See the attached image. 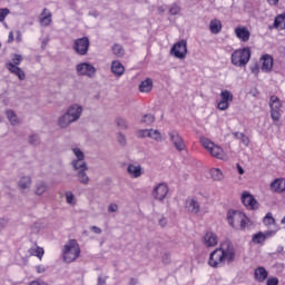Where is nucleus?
<instances>
[{"label": "nucleus", "instance_id": "09e8293b", "mask_svg": "<svg viewBox=\"0 0 285 285\" xmlns=\"http://www.w3.org/2000/svg\"><path fill=\"white\" fill-rule=\"evenodd\" d=\"M8 223H9L8 218H4V217L0 218V233L1 230H6Z\"/></svg>", "mask_w": 285, "mask_h": 285}, {"label": "nucleus", "instance_id": "72a5a7b5", "mask_svg": "<svg viewBox=\"0 0 285 285\" xmlns=\"http://www.w3.org/2000/svg\"><path fill=\"white\" fill-rule=\"evenodd\" d=\"M29 255H32L33 257H38L39 259H42L43 257V247H39L37 245L32 246L28 249Z\"/></svg>", "mask_w": 285, "mask_h": 285}, {"label": "nucleus", "instance_id": "774afa93", "mask_svg": "<svg viewBox=\"0 0 285 285\" xmlns=\"http://www.w3.org/2000/svg\"><path fill=\"white\" fill-rule=\"evenodd\" d=\"M130 284H131V285H135V284H137V281H135V278H131V279H130Z\"/></svg>", "mask_w": 285, "mask_h": 285}, {"label": "nucleus", "instance_id": "de8ad7c7", "mask_svg": "<svg viewBox=\"0 0 285 285\" xmlns=\"http://www.w3.org/2000/svg\"><path fill=\"white\" fill-rule=\"evenodd\" d=\"M266 285H279V279L277 277L267 278Z\"/></svg>", "mask_w": 285, "mask_h": 285}, {"label": "nucleus", "instance_id": "6e6552de", "mask_svg": "<svg viewBox=\"0 0 285 285\" xmlns=\"http://www.w3.org/2000/svg\"><path fill=\"white\" fill-rule=\"evenodd\" d=\"M171 57L176 59H184L188 55V42L183 39L176 43L170 49Z\"/></svg>", "mask_w": 285, "mask_h": 285}, {"label": "nucleus", "instance_id": "0eeeda50", "mask_svg": "<svg viewBox=\"0 0 285 285\" xmlns=\"http://www.w3.org/2000/svg\"><path fill=\"white\" fill-rule=\"evenodd\" d=\"M72 48L76 55L86 57V55H88V50H90V39L88 37L78 38L73 41Z\"/></svg>", "mask_w": 285, "mask_h": 285}, {"label": "nucleus", "instance_id": "b1692460", "mask_svg": "<svg viewBox=\"0 0 285 285\" xmlns=\"http://www.w3.org/2000/svg\"><path fill=\"white\" fill-rule=\"evenodd\" d=\"M254 279L259 283L266 282V279H268V271H266V267H257L254 271Z\"/></svg>", "mask_w": 285, "mask_h": 285}, {"label": "nucleus", "instance_id": "39448f33", "mask_svg": "<svg viewBox=\"0 0 285 285\" xmlns=\"http://www.w3.org/2000/svg\"><path fill=\"white\" fill-rule=\"evenodd\" d=\"M248 61H250V48L248 47L238 49L232 53V63L237 68H243Z\"/></svg>", "mask_w": 285, "mask_h": 285}, {"label": "nucleus", "instance_id": "c03bdc74", "mask_svg": "<svg viewBox=\"0 0 285 285\" xmlns=\"http://www.w3.org/2000/svg\"><path fill=\"white\" fill-rule=\"evenodd\" d=\"M8 14H10V9L4 8V9H0V21H6V18L8 17Z\"/></svg>", "mask_w": 285, "mask_h": 285}, {"label": "nucleus", "instance_id": "8fccbe9b", "mask_svg": "<svg viewBox=\"0 0 285 285\" xmlns=\"http://www.w3.org/2000/svg\"><path fill=\"white\" fill-rule=\"evenodd\" d=\"M154 122H155V116H153V115H146L145 116V124L150 125V124H154Z\"/></svg>", "mask_w": 285, "mask_h": 285}, {"label": "nucleus", "instance_id": "a18cd8bd", "mask_svg": "<svg viewBox=\"0 0 285 285\" xmlns=\"http://www.w3.org/2000/svg\"><path fill=\"white\" fill-rule=\"evenodd\" d=\"M117 141H118L119 146H126V136L121 132H118Z\"/></svg>", "mask_w": 285, "mask_h": 285}, {"label": "nucleus", "instance_id": "a878e982", "mask_svg": "<svg viewBox=\"0 0 285 285\" xmlns=\"http://www.w3.org/2000/svg\"><path fill=\"white\" fill-rule=\"evenodd\" d=\"M51 23H52V12H50V10L45 8L40 13V24L48 27Z\"/></svg>", "mask_w": 285, "mask_h": 285}, {"label": "nucleus", "instance_id": "2f4dec72", "mask_svg": "<svg viewBox=\"0 0 285 285\" xmlns=\"http://www.w3.org/2000/svg\"><path fill=\"white\" fill-rule=\"evenodd\" d=\"M263 224L264 226H266L267 228L271 226H275L276 228H279V226H277V222L275 220V217H273V213H267L264 218H263Z\"/></svg>", "mask_w": 285, "mask_h": 285}, {"label": "nucleus", "instance_id": "4d7b16f0", "mask_svg": "<svg viewBox=\"0 0 285 285\" xmlns=\"http://www.w3.org/2000/svg\"><path fill=\"white\" fill-rule=\"evenodd\" d=\"M92 233H95L96 235H101V228L97 227V226H92L91 227Z\"/></svg>", "mask_w": 285, "mask_h": 285}, {"label": "nucleus", "instance_id": "5701e85b", "mask_svg": "<svg viewBox=\"0 0 285 285\" xmlns=\"http://www.w3.org/2000/svg\"><path fill=\"white\" fill-rule=\"evenodd\" d=\"M48 193V183L46 180H38L33 187V195L41 197Z\"/></svg>", "mask_w": 285, "mask_h": 285}, {"label": "nucleus", "instance_id": "4c0bfd02", "mask_svg": "<svg viewBox=\"0 0 285 285\" xmlns=\"http://www.w3.org/2000/svg\"><path fill=\"white\" fill-rule=\"evenodd\" d=\"M112 52L116 57H124L125 55L124 47L121 45H114Z\"/></svg>", "mask_w": 285, "mask_h": 285}, {"label": "nucleus", "instance_id": "680f3d73", "mask_svg": "<svg viewBox=\"0 0 285 285\" xmlns=\"http://www.w3.org/2000/svg\"><path fill=\"white\" fill-rule=\"evenodd\" d=\"M106 281L104 279V277L99 276L98 277V285H105Z\"/></svg>", "mask_w": 285, "mask_h": 285}, {"label": "nucleus", "instance_id": "ea45409f", "mask_svg": "<svg viewBox=\"0 0 285 285\" xmlns=\"http://www.w3.org/2000/svg\"><path fill=\"white\" fill-rule=\"evenodd\" d=\"M153 90V79L147 78L144 80V92H150Z\"/></svg>", "mask_w": 285, "mask_h": 285}, {"label": "nucleus", "instance_id": "aec40b11", "mask_svg": "<svg viewBox=\"0 0 285 285\" xmlns=\"http://www.w3.org/2000/svg\"><path fill=\"white\" fill-rule=\"evenodd\" d=\"M203 244L206 246V248H214V246L219 244V238L217 237V234L207 232L203 237Z\"/></svg>", "mask_w": 285, "mask_h": 285}, {"label": "nucleus", "instance_id": "4be33fe9", "mask_svg": "<svg viewBox=\"0 0 285 285\" xmlns=\"http://www.w3.org/2000/svg\"><path fill=\"white\" fill-rule=\"evenodd\" d=\"M269 189L272 190V193H285V178L274 179L269 185Z\"/></svg>", "mask_w": 285, "mask_h": 285}, {"label": "nucleus", "instance_id": "412c9836", "mask_svg": "<svg viewBox=\"0 0 285 285\" xmlns=\"http://www.w3.org/2000/svg\"><path fill=\"white\" fill-rule=\"evenodd\" d=\"M234 32L237 39H239V41H243L244 43L250 40V31L244 26L236 27Z\"/></svg>", "mask_w": 285, "mask_h": 285}, {"label": "nucleus", "instance_id": "1a4fd4ad", "mask_svg": "<svg viewBox=\"0 0 285 285\" xmlns=\"http://www.w3.org/2000/svg\"><path fill=\"white\" fill-rule=\"evenodd\" d=\"M282 100L277 96L269 98L271 117L273 121H279L282 119Z\"/></svg>", "mask_w": 285, "mask_h": 285}, {"label": "nucleus", "instance_id": "cd10ccee", "mask_svg": "<svg viewBox=\"0 0 285 285\" xmlns=\"http://www.w3.org/2000/svg\"><path fill=\"white\" fill-rule=\"evenodd\" d=\"M57 124H58L59 128L66 129V128H69V126L75 122H73L72 118H70L66 111L62 116H60L58 118Z\"/></svg>", "mask_w": 285, "mask_h": 285}, {"label": "nucleus", "instance_id": "dca6fc26", "mask_svg": "<svg viewBox=\"0 0 285 285\" xmlns=\"http://www.w3.org/2000/svg\"><path fill=\"white\" fill-rule=\"evenodd\" d=\"M259 63L262 72H273V66L275 63L273 56L263 53L259 58Z\"/></svg>", "mask_w": 285, "mask_h": 285}, {"label": "nucleus", "instance_id": "e433bc0d", "mask_svg": "<svg viewBox=\"0 0 285 285\" xmlns=\"http://www.w3.org/2000/svg\"><path fill=\"white\" fill-rule=\"evenodd\" d=\"M274 28H277V30H285V13L275 18Z\"/></svg>", "mask_w": 285, "mask_h": 285}, {"label": "nucleus", "instance_id": "6ab92c4d", "mask_svg": "<svg viewBox=\"0 0 285 285\" xmlns=\"http://www.w3.org/2000/svg\"><path fill=\"white\" fill-rule=\"evenodd\" d=\"M240 199H242V204L246 208H249V210H255V208H257V200L255 199L253 194H250L248 191H243Z\"/></svg>", "mask_w": 285, "mask_h": 285}, {"label": "nucleus", "instance_id": "0e129e2a", "mask_svg": "<svg viewBox=\"0 0 285 285\" xmlns=\"http://www.w3.org/2000/svg\"><path fill=\"white\" fill-rule=\"evenodd\" d=\"M237 170L240 175H244V168H242L239 165H237Z\"/></svg>", "mask_w": 285, "mask_h": 285}, {"label": "nucleus", "instance_id": "bb28decb", "mask_svg": "<svg viewBox=\"0 0 285 285\" xmlns=\"http://www.w3.org/2000/svg\"><path fill=\"white\" fill-rule=\"evenodd\" d=\"M111 72L115 77H121L126 72V68L119 60H115L111 62Z\"/></svg>", "mask_w": 285, "mask_h": 285}, {"label": "nucleus", "instance_id": "052dcab7", "mask_svg": "<svg viewBox=\"0 0 285 285\" xmlns=\"http://www.w3.org/2000/svg\"><path fill=\"white\" fill-rule=\"evenodd\" d=\"M8 41H9V43H12L14 41V35L12 33V31L9 33Z\"/></svg>", "mask_w": 285, "mask_h": 285}, {"label": "nucleus", "instance_id": "ddd939ff", "mask_svg": "<svg viewBox=\"0 0 285 285\" xmlns=\"http://www.w3.org/2000/svg\"><path fill=\"white\" fill-rule=\"evenodd\" d=\"M75 157L71 163H70V166L72 168H82L83 166H87L88 163H86V154H83V151L79 148H72L71 149Z\"/></svg>", "mask_w": 285, "mask_h": 285}, {"label": "nucleus", "instance_id": "473e14b6", "mask_svg": "<svg viewBox=\"0 0 285 285\" xmlns=\"http://www.w3.org/2000/svg\"><path fill=\"white\" fill-rule=\"evenodd\" d=\"M144 137H149L150 139H154L155 141H161V132L157 129H149L144 131Z\"/></svg>", "mask_w": 285, "mask_h": 285}, {"label": "nucleus", "instance_id": "a211bd4d", "mask_svg": "<svg viewBox=\"0 0 285 285\" xmlns=\"http://www.w3.org/2000/svg\"><path fill=\"white\" fill-rule=\"evenodd\" d=\"M67 115H69L70 119L75 124L76 121H79L81 119V115L83 114V107L80 105L73 104L68 107Z\"/></svg>", "mask_w": 285, "mask_h": 285}, {"label": "nucleus", "instance_id": "37998d69", "mask_svg": "<svg viewBox=\"0 0 285 285\" xmlns=\"http://www.w3.org/2000/svg\"><path fill=\"white\" fill-rule=\"evenodd\" d=\"M179 12H181V8L179 7V4L174 3V4L170 6L169 14L175 16V14H179Z\"/></svg>", "mask_w": 285, "mask_h": 285}, {"label": "nucleus", "instance_id": "49530a36", "mask_svg": "<svg viewBox=\"0 0 285 285\" xmlns=\"http://www.w3.org/2000/svg\"><path fill=\"white\" fill-rule=\"evenodd\" d=\"M21 61H23V57H21V55H14V57L12 59L13 66H19L21 63Z\"/></svg>", "mask_w": 285, "mask_h": 285}, {"label": "nucleus", "instance_id": "9b49d317", "mask_svg": "<svg viewBox=\"0 0 285 285\" xmlns=\"http://www.w3.org/2000/svg\"><path fill=\"white\" fill-rule=\"evenodd\" d=\"M279 230V227H276L275 229H271L267 232H258L257 234H254L252 237L253 244H264L266 239L269 237H275Z\"/></svg>", "mask_w": 285, "mask_h": 285}, {"label": "nucleus", "instance_id": "9d476101", "mask_svg": "<svg viewBox=\"0 0 285 285\" xmlns=\"http://www.w3.org/2000/svg\"><path fill=\"white\" fill-rule=\"evenodd\" d=\"M233 92L227 89L220 91V100L217 101V109L218 110H228L230 108V104L233 101Z\"/></svg>", "mask_w": 285, "mask_h": 285}, {"label": "nucleus", "instance_id": "a19ab883", "mask_svg": "<svg viewBox=\"0 0 285 285\" xmlns=\"http://www.w3.org/2000/svg\"><path fill=\"white\" fill-rule=\"evenodd\" d=\"M65 197H66L67 204H70L71 206H75V204H77L75 202V194H72V191H66Z\"/></svg>", "mask_w": 285, "mask_h": 285}, {"label": "nucleus", "instance_id": "c756f323", "mask_svg": "<svg viewBox=\"0 0 285 285\" xmlns=\"http://www.w3.org/2000/svg\"><path fill=\"white\" fill-rule=\"evenodd\" d=\"M18 186L20 190H28L30 186H32V177L30 176H21Z\"/></svg>", "mask_w": 285, "mask_h": 285}, {"label": "nucleus", "instance_id": "20e7f679", "mask_svg": "<svg viewBox=\"0 0 285 285\" xmlns=\"http://www.w3.org/2000/svg\"><path fill=\"white\" fill-rule=\"evenodd\" d=\"M63 255V262L67 264H72V262H76L79 259V255H81V248H79V243L75 239H70L63 247L62 250Z\"/></svg>", "mask_w": 285, "mask_h": 285}, {"label": "nucleus", "instance_id": "f8f14e48", "mask_svg": "<svg viewBox=\"0 0 285 285\" xmlns=\"http://www.w3.org/2000/svg\"><path fill=\"white\" fill-rule=\"evenodd\" d=\"M76 71L79 77H95L97 69L88 62H81L76 66Z\"/></svg>", "mask_w": 285, "mask_h": 285}, {"label": "nucleus", "instance_id": "7ed1b4c3", "mask_svg": "<svg viewBox=\"0 0 285 285\" xmlns=\"http://www.w3.org/2000/svg\"><path fill=\"white\" fill-rule=\"evenodd\" d=\"M227 222L232 228L238 230H246L250 226V219L247 218L246 214L237 210L227 212Z\"/></svg>", "mask_w": 285, "mask_h": 285}, {"label": "nucleus", "instance_id": "79ce46f5", "mask_svg": "<svg viewBox=\"0 0 285 285\" xmlns=\"http://www.w3.org/2000/svg\"><path fill=\"white\" fill-rule=\"evenodd\" d=\"M116 125L118 126V128H121V130H126V128H128V122L124 118H117Z\"/></svg>", "mask_w": 285, "mask_h": 285}, {"label": "nucleus", "instance_id": "3c124183", "mask_svg": "<svg viewBox=\"0 0 285 285\" xmlns=\"http://www.w3.org/2000/svg\"><path fill=\"white\" fill-rule=\"evenodd\" d=\"M117 210H119V206H117V204H110L108 206V213H117Z\"/></svg>", "mask_w": 285, "mask_h": 285}, {"label": "nucleus", "instance_id": "bf43d9fd", "mask_svg": "<svg viewBox=\"0 0 285 285\" xmlns=\"http://www.w3.org/2000/svg\"><path fill=\"white\" fill-rule=\"evenodd\" d=\"M267 3L269 6H277V3H279V0H267Z\"/></svg>", "mask_w": 285, "mask_h": 285}, {"label": "nucleus", "instance_id": "f704fd0d", "mask_svg": "<svg viewBox=\"0 0 285 285\" xmlns=\"http://www.w3.org/2000/svg\"><path fill=\"white\" fill-rule=\"evenodd\" d=\"M6 115H7L8 121L11 124V126H17V125H19V117L17 116V114L14 112V110L8 109V110L6 111Z\"/></svg>", "mask_w": 285, "mask_h": 285}, {"label": "nucleus", "instance_id": "f03ea898", "mask_svg": "<svg viewBox=\"0 0 285 285\" xmlns=\"http://www.w3.org/2000/svg\"><path fill=\"white\" fill-rule=\"evenodd\" d=\"M200 144L203 148H205V150L208 153V155H210V157L219 159L220 161H228V153L224 150L223 146L213 142V140L206 137L200 138Z\"/></svg>", "mask_w": 285, "mask_h": 285}, {"label": "nucleus", "instance_id": "e2e57ef3", "mask_svg": "<svg viewBox=\"0 0 285 285\" xmlns=\"http://www.w3.org/2000/svg\"><path fill=\"white\" fill-rule=\"evenodd\" d=\"M235 137H236V139L242 140V138L244 137V134H242V132H236V134H235Z\"/></svg>", "mask_w": 285, "mask_h": 285}, {"label": "nucleus", "instance_id": "c9c22d12", "mask_svg": "<svg viewBox=\"0 0 285 285\" xmlns=\"http://www.w3.org/2000/svg\"><path fill=\"white\" fill-rule=\"evenodd\" d=\"M209 175L214 181H222V179H224V173H222L219 168H212Z\"/></svg>", "mask_w": 285, "mask_h": 285}, {"label": "nucleus", "instance_id": "338daca9", "mask_svg": "<svg viewBox=\"0 0 285 285\" xmlns=\"http://www.w3.org/2000/svg\"><path fill=\"white\" fill-rule=\"evenodd\" d=\"M139 90H140V92H144V81H141V82L139 83Z\"/></svg>", "mask_w": 285, "mask_h": 285}, {"label": "nucleus", "instance_id": "7c9ffc66", "mask_svg": "<svg viewBox=\"0 0 285 285\" xmlns=\"http://www.w3.org/2000/svg\"><path fill=\"white\" fill-rule=\"evenodd\" d=\"M209 30L212 35H219V32H222V21L217 19L210 20Z\"/></svg>", "mask_w": 285, "mask_h": 285}, {"label": "nucleus", "instance_id": "864d4df0", "mask_svg": "<svg viewBox=\"0 0 285 285\" xmlns=\"http://www.w3.org/2000/svg\"><path fill=\"white\" fill-rule=\"evenodd\" d=\"M29 285H48V283L43 281H32L29 283Z\"/></svg>", "mask_w": 285, "mask_h": 285}, {"label": "nucleus", "instance_id": "69168bd1", "mask_svg": "<svg viewBox=\"0 0 285 285\" xmlns=\"http://www.w3.org/2000/svg\"><path fill=\"white\" fill-rule=\"evenodd\" d=\"M46 46H48V40L42 41V50H46Z\"/></svg>", "mask_w": 285, "mask_h": 285}, {"label": "nucleus", "instance_id": "c85d7f7f", "mask_svg": "<svg viewBox=\"0 0 285 285\" xmlns=\"http://www.w3.org/2000/svg\"><path fill=\"white\" fill-rule=\"evenodd\" d=\"M127 171L132 179H137L138 177H141V165L130 164L127 167Z\"/></svg>", "mask_w": 285, "mask_h": 285}, {"label": "nucleus", "instance_id": "603ef678", "mask_svg": "<svg viewBox=\"0 0 285 285\" xmlns=\"http://www.w3.org/2000/svg\"><path fill=\"white\" fill-rule=\"evenodd\" d=\"M159 226H161V228H166V226L168 225V220L166 218H160L158 222Z\"/></svg>", "mask_w": 285, "mask_h": 285}, {"label": "nucleus", "instance_id": "13d9d810", "mask_svg": "<svg viewBox=\"0 0 285 285\" xmlns=\"http://www.w3.org/2000/svg\"><path fill=\"white\" fill-rule=\"evenodd\" d=\"M163 262L165 264H168L170 262V255L169 254H165L164 257H163Z\"/></svg>", "mask_w": 285, "mask_h": 285}, {"label": "nucleus", "instance_id": "f3484780", "mask_svg": "<svg viewBox=\"0 0 285 285\" xmlns=\"http://www.w3.org/2000/svg\"><path fill=\"white\" fill-rule=\"evenodd\" d=\"M185 210H187V213H190L191 215H199L202 206L199 205V200L197 199V197H189L186 199Z\"/></svg>", "mask_w": 285, "mask_h": 285}, {"label": "nucleus", "instance_id": "2eb2a0df", "mask_svg": "<svg viewBox=\"0 0 285 285\" xmlns=\"http://www.w3.org/2000/svg\"><path fill=\"white\" fill-rule=\"evenodd\" d=\"M168 137L171 144H174V147L176 148V150L181 153V150L186 149V142H184V138H181V136L179 135V131L171 130L168 132Z\"/></svg>", "mask_w": 285, "mask_h": 285}, {"label": "nucleus", "instance_id": "423d86ee", "mask_svg": "<svg viewBox=\"0 0 285 285\" xmlns=\"http://www.w3.org/2000/svg\"><path fill=\"white\" fill-rule=\"evenodd\" d=\"M170 195V188L166 183H159L156 185L151 191V197L156 199V202L164 203L168 199Z\"/></svg>", "mask_w": 285, "mask_h": 285}, {"label": "nucleus", "instance_id": "393cba45", "mask_svg": "<svg viewBox=\"0 0 285 285\" xmlns=\"http://www.w3.org/2000/svg\"><path fill=\"white\" fill-rule=\"evenodd\" d=\"M7 68L9 70V72H11L12 75H16V77H18V79H20V81H23L26 79V72L22 71L21 68H19V66H16L12 62H9L7 65Z\"/></svg>", "mask_w": 285, "mask_h": 285}, {"label": "nucleus", "instance_id": "4468645a", "mask_svg": "<svg viewBox=\"0 0 285 285\" xmlns=\"http://www.w3.org/2000/svg\"><path fill=\"white\" fill-rule=\"evenodd\" d=\"M72 169L76 173L78 181L82 186H88L90 184V177L88 176V165H85L82 167H73Z\"/></svg>", "mask_w": 285, "mask_h": 285}, {"label": "nucleus", "instance_id": "f257e3e1", "mask_svg": "<svg viewBox=\"0 0 285 285\" xmlns=\"http://www.w3.org/2000/svg\"><path fill=\"white\" fill-rule=\"evenodd\" d=\"M233 262H235V247L230 242H224L220 244V248H216L209 254L208 266L224 268L226 264H233Z\"/></svg>", "mask_w": 285, "mask_h": 285}, {"label": "nucleus", "instance_id": "58836bf2", "mask_svg": "<svg viewBox=\"0 0 285 285\" xmlns=\"http://www.w3.org/2000/svg\"><path fill=\"white\" fill-rule=\"evenodd\" d=\"M29 144L31 146H39V144H41V138L39 137V135L33 134L29 136Z\"/></svg>", "mask_w": 285, "mask_h": 285}, {"label": "nucleus", "instance_id": "5fc2aeb1", "mask_svg": "<svg viewBox=\"0 0 285 285\" xmlns=\"http://www.w3.org/2000/svg\"><path fill=\"white\" fill-rule=\"evenodd\" d=\"M36 271L39 274L46 273V267L43 265H38V266H36Z\"/></svg>", "mask_w": 285, "mask_h": 285}, {"label": "nucleus", "instance_id": "6e6d98bb", "mask_svg": "<svg viewBox=\"0 0 285 285\" xmlns=\"http://www.w3.org/2000/svg\"><path fill=\"white\" fill-rule=\"evenodd\" d=\"M240 141H242V144H244V146H248V144L250 142L248 137H246L245 135L240 138Z\"/></svg>", "mask_w": 285, "mask_h": 285}]
</instances>
